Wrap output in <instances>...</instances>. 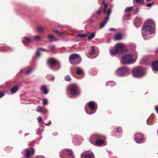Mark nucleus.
<instances>
[{
	"instance_id": "a878e982",
	"label": "nucleus",
	"mask_w": 158,
	"mask_h": 158,
	"mask_svg": "<svg viewBox=\"0 0 158 158\" xmlns=\"http://www.w3.org/2000/svg\"><path fill=\"white\" fill-rule=\"evenodd\" d=\"M42 89L43 90L44 94H46L48 93V90L47 88L45 86H43L42 87Z\"/></svg>"
},
{
	"instance_id": "6e6d98bb",
	"label": "nucleus",
	"mask_w": 158,
	"mask_h": 158,
	"mask_svg": "<svg viewBox=\"0 0 158 158\" xmlns=\"http://www.w3.org/2000/svg\"><path fill=\"white\" fill-rule=\"evenodd\" d=\"M60 157H62V156H61V155H60Z\"/></svg>"
},
{
	"instance_id": "0eeeda50",
	"label": "nucleus",
	"mask_w": 158,
	"mask_h": 158,
	"mask_svg": "<svg viewBox=\"0 0 158 158\" xmlns=\"http://www.w3.org/2000/svg\"><path fill=\"white\" fill-rule=\"evenodd\" d=\"M133 60L132 56L131 55H125L122 57V63L124 64L130 63Z\"/></svg>"
},
{
	"instance_id": "4468645a",
	"label": "nucleus",
	"mask_w": 158,
	"mask_h": 158,
	"mask_svg": "<svg viewBox=\"0 0 158 158\" xmlns=\"http://www.w3.org/2000/svg\"><path fill=\"white\" fill-rule=\"evenodd\" d=\"M93 155L91 154L82 153L81 154V157L83 158H93Z\"/></svg>"
},
{
	"instance_id": "4be33fe9",
	"label": "nucleus",
	"mask_w": 158,
	"mask_h": 158,
	"mask_svg": "<svg viewBox=\"0 0 158 158\" xmlns=\"http://www.w3.org/2000/svg\"><path fill=\"white\" fill-rule=\"evenodd\" d=\"M38 31L40 32H42L44 30V28L42 27L41 25H39L37 27Z\"/></svg>"
},
{
	"instance_id": "6ab92c4d",
	"label": "nucleus",
	"mask_w": 158,
	"mask_h": 158,
	"mask_svg": "<svg viewBox=\"0 0 158 158\" xmlns=\"http://www.w3.org/2000/svg\"><path fill=\"white\" fill-rule=\"evenodd\" d=\"M104 139H99L95 141V143L96 145H101L104 143Z\"/></svg>"
},
{
	"instance_id": "5701e85b",
	"label": "nucleus",
	"mask_w": 158,
	"mask_h": 158,
	"mask_svg": "<svg viewBox=\"0 0 158 158\" xmlns=\"http://www.w3.org/2000/svg\"><path fill=\"white\" fill-rule=\"evenodd\" d=\"M48 36L49 39L51 41H53L56 40L55 38L52 35H48Z\"/></svg>"
},
{
	"instance_id": "72a5a7b5",
	"label": "nucleus",
	"mask_w": 158,
	"mask_h": 158,
	"mask_svg": "<svg viewBox=\"0 0 158 158\" xmlns=\"http://www.w3.org/2000/svg\"><path fill=\"white\" fill-rule=\"evenodd\" d=\"M43 104L44 105H46L48 104V101L47 99L44 98L43 100Z\"/></svg>"
},
{
	"instance_id": "f257e3e1",
	"label": "nucleus",
	"mask_w": 158,
	"mask_h": 158,
	"mask_svg": "<svg viewBox=\"0 0 158 158\" xmlns=\"http://www.w3.org/2000/svg\"><path fill=\"white\" fill-rule=\"evenodd\" d=\"M102 3L104 6V8L103 10V12L104 14L106 15V16L105 17V18L102 22L100 23L99 28H102L108 22L109 20L110 14L111 11V8H109L107 10H106V9L108 6L106 4H105V1L104 0H103Z\"/></svg>"
},
{
	"instance_id": "2eb2a0df",
	"label": "nucleus",
	"mask_w": 158,
	"mask_h": 158,
	"mask_svg": "<svg viewBox=\"0 0 158 158\" xmlns=\"http://www.w3.org/2000/svg\"><path fill=\"white\" fill-rule=\"evenodd\" d=\"M153 69L156 71H158V61H155L152 63Z\"/></svg>"
},
{
	"instance_id": "bb28decb",
	"label": "nucleus",
	"mask_w": 158,
	"mask_h": 158,
	"mask_svg": "<svg viewBox=\"0 0 158 158\" xmlns=\"http://www.w3.org/2000/svg\"><path fill=\"white\" fill-rule=\"evenodd\" d=\"M48 49H49L48 51H52L54 50L55 48V46L53 45H51L48 47Z\"/></svg>"
},
{
	"instance_id": "ea45409f",
	"label": "nucleus",
	"mask_w": 158,
	"mask_h": 158,
	"mask_svg": "<svg viewBox=\"0 0 158 158\" xmlns=\"http://www.w3.org/2000/svg\"><path fill=\"white\" fill-rule=\"evenodd\" d=\"M39 50L40 51H44L48 52H49V51H48V50H46L45 49L43 48H40L39 49Z\"/></svg>"
},
{
	"instance_id": "a19ab883",
	"label": "nucleus",
	"mask_w": 158,
	"mask_h": 158,
	"mask_svg": "<svg viewBox=\"0 0 158 158\" xmlns=\"http://www.w3.org/2000/svg\"><path fill=\"white\" fill-rule=\"evenodd\" d=\"M40 52L38 51V50H37L36 52V56L39 57L40 56Z\"/></svg>"
},
{
	"instance_id": "e433bc0d",
	"label": "nucleus",
	"mask_w": 158,
	"mask_h": 158,
	"mask_svg": "<svg viewBox=\"0 0 158 158\" xmlns=\"http://www.w3.org/2000/svg\"><path fill=\"white\" fill-rule=\"evenodd\" d=\"M42 107H40L38 106L37 109V111L39 112H42Z\"/></svg>"
},
{
	"instance_id": "1a4fd4ad",
	"label": "nucleus",
	"mask_w": 158,
	"mask_h": 158,
	"mask_svg": "<svg viewBox=\"0 0 158 158\" xmlns=\"http://www.w3.org/2000/svg\"><path fill=\"white\" fill-rule=\"evenodd\" d=\"M128 72V68L126 67L120 68L116 71L117 74L120 76L125 75Z\"/></svg>"
},
{
	"instance_id": "de8ad7c7",
	"label": "nucleus",
	"mask_w": 158,
	"mask_h": 158,
	"mask_svg": "<svg viewBox=\"0 0 158 158\" xmlns=\"http://www.w3.org/2000/svg\"><path fill=\"white\" fill-rule=\"evenodd\" d=\"M101 12V9H100L99 10H98L97 12V15H99L100 14Z\"/></svg>"
},
{
	"instance_id": "c756f323",
	"label": "nucleus",
	"mask_w": 158,
	"mask_h": 158,
	"mask_svg": "<svg viewBox=\"0 0 158 158\" xmlns=\"http://www.w3.org/2000/svg\"><path fill=\"white\" fill-rule=\"evenodd\" d=\"M95 52V50L94 49V46H92L91 47V49L90 50V51L89 52V53L90 55H92Z\"/></svg>"
},
{
	"instance_id": "20e7f679",
	"label": "nucleus",
	"mask_w": 158,
	"mask_h": 158,
	"mask_svg": "<svg viewBox=\"0 0 158 158\" xmlns=\"http://www.w3.org/2000/svg\"><path fill=\"white\" fill-rule=\"evenodd\" d=\"M124 45L122 43H118L115 45V48L111 49L110 52L112 54H116L119 52L123 51L124 50Z\"/></svg>"
},
{
	"instance_id": "5fc2aeb1",
	"label": "nucleus",
	"mask_w": 158,
	"mask_h": 158,
	"mask_svg": "<svg viewBox=\"0 0 158 158\" xmlns=\"http://www.w3.org/2000/svg\"><path fill=\"white\" fill-rule=\"evenodd\" d=\"M150 0H147V2H149Z\"/></svg>"
},
{
	"instance_id": "ddd939ff",
	"label": "nucleus",
	"mask_w": 158,
	"mask_h": 158,
	"mask_svg": "<svg viewBox=\"0 0 158 158\" xmlns=\"http://www.w3.org/2000/svg\"><path fill=\"white\" fill-rule=\"evenodd\" d=\"M88 106L91 110H94L95 108V103L94 102H90L89 103Z\"/></svg>"
},
{
	"instance_id": "37998d69",
	"label": "nucleus",
	"mask_w": 158,
	"mask_h": 158,
	"mask_svg": "<svg viewBox=\"0 0 158 158\" xmlns=\"http://www.w3.org/2000/svg\"><path fill=\"white\" fill-rule=\"evenodd\" d=\"M38 120L39 122L40 123L41 122L42 119L40 116H39L38 118Z\"/></svg>"
},
{
	"instance_id": "c03bdc74",
	"label": "nucleus",
	"mask_w": 158,
	"mask_h": 158,
	"mask_svg": "<svg viewBox=\"0 0 158 158\" xmlns=\"http://www.w3.org/2000/svg\"><path fill=\"white\" fill-rule=\"evenodd\" d=\"M34 39L36 40H39L41 39V38L39 36H35L34 37Z\"/></svg>"
},
{
	"instance_id": "a211bd4d",
	"label": "nucleus",
	"mask_w": 158,
	"mask_h": 158,
	"mask_svg": "<svg viewBox=\"0 0 158 158\" xmlns=\"http://www.w3.org/2000/svg\"><path fill=\"white\" fill-rule=\"evenodd\" d=\"M19 89V87L17 86L13 87L10 90L11 93L15 94L17 92Z\"/></svg>"
},
{
	"instance_id": "a18cd8bd",
	"label": "nucleus",
	"mask_w": 158,
	"mask_h": 158,
	"mask_svg": "<svg viewBox=\"0 0 158 158\" xmlns=\"http://www.w3.org/2000/svg\"><path fill=\"white\" fill-rule=\"evenodd\" d=\"M42 112L43 113H47L48 112V110H46L45 109H44L42 110Z\"/></svg>"
},
{
	"instance_id": "c85d7f7f",
	"label": "nucleus",
	"mask_w": 158,
	"mask_h": 158,
	"mask_svg": "<svg viewBox=\"0 0 158 158\" xmlns=\"http://www.w3.org/2000/svg\"><path fill=\"white\" fill-rule=\"evenodd\" d=\"M83 72L82 70L80 69H78L76 72L77 74L79 75L82 74Z\"/></svg>"
},
{
	"instance_id": "8fccbe9b",
	"label": "nucleus",
	"mask_w": 158,
	"mask_h": 158,
	"mask_svg": "<svg viewBox=\"0 0 158 158\" xmlns=\"http://www.w3.org/2000/svg\"><path fill=\"white\" fill-rule=\"evenodd\" d=\"M155 109L156 110V111L158 114V106L155 107Z\"/></svg>"
},
{
	"instance_id": "393cba45",
	"label": "nucleus",
	"mask_w": 158,
	"mask_h": 158,
	"mask_svg": "<svg viewBox=\"0 0 158 158\" xmlns=\"http://www.w3.org/2000/svg\"><path fill=\"white\" fill-rule=\"evenodd\" d=\"M153 116H151L149 117L147 120V123L148 124L151 125V123L152 122V121L153 120Z\"/></svg>"
},
{
	"instance_id": "cd10ccee",
	"label": "nucleus",
	"mask_w": 158,
	"mask_h": 158,
	"mask_svg": "<svg viewBox=\"0 0 158 158\" xmlns=\"http://www.w3.org/2000/svg\"><path fill=\"white\" fill-rule=\"evenodd\" d=\"M94 33L93 32L91 33L90 35H89L88 37V38L89 40H90L93 38L95 36Z\"/></svg>"
},
{
	"instance_id": "dca6fc26",
	"label": "nucleus",
	"mask_w": 158,
	"mask_h": 158,
	"mask_svg": "<svg viewBox=\"0 0 158 158\" xmlns=\"http://www.w3.org/2000/svg\"><path fill=\"white\" fill-rule=\"evenodd\" d=\"M12 50V48L9 47H2L0 48V50L2 52H6Z\"/></svg>"
},
{
	"instance_id": "9d476101",
	"label": "nucleus",
	"mask_w": 158,
	"mask_h": 158,
	"mask_svg": "<svg viewBox=\"0 0 158 158\" xmlns=\"http://www.w3.org/2000/svg\"><path fill=\"white\" fill-rule=\"evenodd\" d=\"M135 141L138 143H141L143 142V136L142 134L136 133L135 137Z\"/></svg>"
},
{
	"instance_id": "3c124183",
	"label": "nucleus",
	"mask_w": 158,
	"mask_h": 158,
	"mask_svg": "<svg viewBox=\"0 0 158 158\" xmlns=\"http://www.w3.org/2000/svg\"><path fill=\"white\" fill-rule=\"evenodd\" d=\"M110 31H114L115 30V29L113 28H110L109 29Z\"/></svg>"
},
{
	"instance_id": "4c0bfd02",
	"label": "nucleus",
	"mask_w": 158,
	"mask_h": 158,
	"mask_svg": "<svg viewBox=\"0 0 158 158\" xmlns=\"http://www.w3.org/2000/svg\"><path fill=\"white\" fill-rule=\"evenodd\" d=\"M122 129L121 128H118L116 129V131L118 132H122Z\"/></svg>"
},
{
	"instance_id": "09e8293b",
	"label": "nucleus",
	"mask_w": 158,
	"mask_h": 158,
	"mask_svg": "<svg viewBox=\"0 0 158 158\" xmlns=\"http://www.w3.org/2000/svg\"><path fill=\"white\" fill-rule=\"evenodd\" d=\"M4 95V94L2 92H0V98L2 97Z\"/></svg>"
},
{
	"instance_id": "473e14b6",
	"label": "nucleus",
	"mask_w": 158,
	"mask_h": 158,
	"mask_svg": "<svg viewBox=\"0 0 158 158\" xmlns=\"http://www.w3.org/2000/svg\"><path fill=\"white\" fill-rule=\"evenodd\" d=\"M137 3H139L140 4H143L144 3V0H135Z\"/></svg>"
},
{
	"instance_id": "b1692460",
	"label": "nucleus",
	"mask_w": 158,
	"mask_h": 158,
	"mask_svg": "<svg viewBox=\"0 0 158 158\" xmlns=\"http://www.w3.org/2000/svg\"><path fill=\"white\" fill-rule=\"evenodd\" d=\"M64 80L66 81H70L72 79L70 75H67L64 77Z\"/></svg>"
},
{
	"instance_id": "c9c22d12",
	"label": "nucleus",
	"mask_w": 158,
	"mask_h": 158,
	"mask_svg": "<svg viewBox=\"0 0 158 158\" xmlns=\"http://www.w3.org/2000/svg\"><path fill=\"white\" fill-rule=\"evenodd\" d=\"M54 31L59 35H62L61 33L58 30H54Z\"/></svg>"
},
{
	"instance_id": "58836bf2",
	"label": "nucleus",
	"mask_w": 158,
	"mask_h": 158,
	"mask_svg": "<svg viewBox=\"0 0 158 158\" xmlns=\"http://www.w3.org/2000/svg\"><path fill=\"white\" fill-rule=\"evenodd\" d=\"M108 85H115V83L114 82H109L108 83H107Z\"/></svg>"
},
{
	"instance_id": "423d86ee",
	"label": "nucleus",
	"mask_w": 158,
	"mask_h": 158,
	"mask_svg": "<svg viewBox=\"0 0 158 158\" xmlns=\"http://www.w3.org/2000/svg\"><path fill=\"white\" fill-rule=\"evenodd\" d=\"M48 65L52 69H54V67L56 66L59 67L60 63L56 60L54 58H50L47 62Z\"/></svg>"
},
{
	"instance_id": "864d4df0",
	"label": "nucleus",
	"mask_w": 158,
	"mask_h": 158,
	"mask_svg": "<svg viewBox=\"0 0 158 158\" xmlns=\"http://www.w3.org/2000/svg\"><path fill=\"white\" fill-rule=\"evenodd\" d=\"M138 11V8L136 9V10H135V12H137Z\"/></svg>"
},
{
	"instance_id": "f03ea898",
	"label": "nucleus",
	"mask_w": 158,
	"mask_h": 158,
	"mask_svg": "<svg viewBox=\"0 0 158 158\" xmlns=\"http://www.w3.org/2000/svg\"><path fill=\"white\" fill-rule=\"evenodd\" d=\"M145 23L148 25L143 26L142 28V33H143V32L145 31H149L150 34H153L154 31V29L150 25L152 26L154 25V23L153 21L150 19H148L145 22Z\"/></svg>"
},
{
	"instance_id": "39448f33",
	"label": "nucleus",
	"mask_w": 158,
	"mask_h": 158,
	"mask_svg": "<svg viewBox=\"0 0 158 158\" xmlns=\"http://www.w3.org/2000/svg\"><path fill=\"white\" fill-rule=\"evenodd\" d=\"M133 76L136 77H141L144 74L142 67H138L132 70Z\"/></svg>"
},
{
	"instance_id": "f704fd0d",
	"label": "nucleus",
	"mask_w": 158,
	"mask_h": 158,
	"mask_svg": "<svg viewBox=\"0 0 158 158\" xmlns=\"http://www.w3.org/2000/svg\"><path fill=\"white\" fill-rule=\"evenodd\" d=\"M32 70L33 69L32 68H30L26 71V73L27 74H29L31 73Z\"/></svg>"
},
{
	"instance_id": "6e6552de",
	"label": "nucleus",
	"mask_w": 158,
	"mask_h": 158,
	"mask_svg": "<svg viewBox=\"0 0 158 158\" xmlns=\"http://www.w3.org/2000/svg\"><path fill=\"white\" fill-rule=\"evenodd\" d=\"M106 139V137L103 135H100L98 134H95L92 135L90 136V141L91 143H93V142L96 141L99 139Z\"/></svg>"
},
{
	"instance_id": "49530a36",
	"label": "nucleus",
	"mask_w": 158,
	"mask_h": 158,
	"mask_svg": "<svg viewBox=\"0 0 158 158\" xmlns=\"http://www.w3.org/2000/svg\"><path fill=\"white\" fill-rule=\"evenodd\" d=\"M138 20H139V24L140 25L141 23V22L140 19H136L135 20V23H136L137 22Z\"/></svg>"
},
{
	"instance_id": "aec40b11",
	"label": "nucleus",
	"mask_w": 158,
	"mask_h": 158,
	"mask_svg": "<svg viewBox=\"0 0 158 158\" xmlns=\"http://www.w3.org/2000/svg\"><path fill=\"white\" fill-rule=\"evenodd\" d=\"M115 39L116 40H120L122 39V35L119 34H116L115 35Z\"/></svg>"
},
{
	"instance_id": "f8f14e48",
	"label": "nucleus",
	"mask_w": 158,
	"mask_h": 158,
	"mask_svg": "<svg viewBox=\"0 0 158 158\" xmlns=\"http://www.w3.org/2000/svg\"><path fill=\"white\" fill-rule=\"evenodd\" d=\"M26 154L25 155V157H26L29 158L30 157V155H33L34 154V150H30L29 149L27 148L25 151Z\"/></svg>"
},
{
	"instance_id": "603ef678",
	"label": "nucleus",
	"mask_w": 158,
	"mask_h": 158,
	"mask_svg": "<svg viewBox=\"0 0 158 158\" xmlns=\"http://www.w3.org/2000/svg\"><path fill=\"white\" fill-rule=\"evenodd\" d=\"M156 53L157 54H158V48H157V50L156 51Z\"/></svg>"
},
{
	"instance_id": "f3484780",
	"label": "nucleus",
	"mask_w": 158,
	"mask_h": 158,
	"mask_svg": "<svg viewBox=\"0 0 158 158\" xmlns=\"http://www.w3.org/2000/svg\"><path fill=\"white\" fill-rule=\"evenodd\" d=\"M31 40L29 38L25 37L24 40H23V43L25 45H27L28 43H31Z\"/></svg>"
},
{
	"instance_id": "79ce46f5",
	"label": "nucleus",
	"mask_w": 158,
	"mask_h": 158,
	"mask_svg": "<svg viewBox=\"0 0 158 158\" xmlns=\"http://www.w3.org/2000/svg\"><path fill=\"white\" fill-rule=\"evenodd\" d=\"M154 3H149L147 4L146 6L148 7H150Z\"/></svg>"
},
{
	"instance_id": "9b49d317",
	"label": "nucleus",
	"mask_w": 158,
	"mask_h": 158,
	"mask_svg": "<svg viewBox=\"0 0 158 158\" xmlns=\"http://www.w3.org/2000/svg\"><path fill=\"white\" fill-rule=\"evenodd\" d=\"M80 57V56L79 55L76 54H73L70 56L69 59V61L72 64H78L79 63H74L73 62V61L79 58Z\"/></svg>"
},
{
	"instance_id": "412c9836",
	"label": "nucleus",
	"mask_w": 158,
	"mask_h": 158,
	"mask_svg": "<svg viewBox=\"0 0 158 158\" xmlns=\"http://www.w3.org/2000/svg\"><path fill=\"white\" fill-rule=\"evenodd\" d=\"M66 151L68 152L67 155L70 157V158L74 157V155L73 153V152L71 150H67Z\"/></svg>"
},
{
	"instance_id": "7c9ffc66",
	"label": "nucleus",
	"mask_w": 158,
	"mask_h": 158,
	"mask_svg": "<svg viewBox=\"0 0 158 158\" xmlns=\"http://www.w3.org/2000/svg\"><path fill=\"white\" fill-rule=\"evenodd\" d=\"M132 10V7H127L124 10V12L125 13L129 12L131 10Z\"/></svg>"
},
{
	"instance_id": "7ed1b4c3",
	"label": "nucleus",
	"mask_w": 158,
	"mask_h": 158,
	"mask_svg": "<svg viewBox=\"0 0 158 158\" xmlns=\"http://www.w3.org/2000/svg\"><path fill=\"white\" fill-rule=\"evenodd\" d=\"M67 89L70 94L72 95H78L80 93L78 85L75 84H71L67 87Z\"/></svg>"
},
{
	"instance_id": "2f4dec72",
	"label": "nucleus",
	"mask_w": 158,
	"mask_h": 158,
	"mask_svg": "<svg viewBox=\"0 0 158 158\" xmlns=\"http://www.w3.org/2000/svg\"><path fill=\"white\" fill-rule=\"evenodd\" d=\"M77 36H78L80 37L81 38H84L86 37L87 36V35L85 34H78L77 35Z\"/></svg>"
}]
</instances>
